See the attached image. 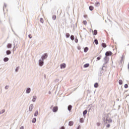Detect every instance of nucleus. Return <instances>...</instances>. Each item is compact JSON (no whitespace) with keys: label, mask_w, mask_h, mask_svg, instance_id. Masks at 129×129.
I'll use <instances>...</instances> for the list:
<instances>
[{"label":"nucleus","mask_w":129,"mask_h":129,"mask_svg":"<svg viewBox=\"0 0 129 129\" xmlns=\"http://www.w3.org/2000/svg\"><path fill=\"white\" fill-rule=\"evenodd\" d=\"M104 119L108 122H112V120L109 117V114H107L105 117H104Z\"/></svg>","instance_id":"obj_1"},{"label":"nucleus","mask_w":129,"mask_h":129,"mask_svg":"<svg viewBox=\"0 0 129 129\" xmlns=\"http://www.w3.org/2000/svg\"><path fill=\"white\" fill-rule=\"evenodd\" d=\"M104 72V70H103V68H100L98 70V76H100V77L102 76V74H103Z\"/></svg>","instance_id":"obj_2"},{"label":"nucleus","mask_w":129,"mask_h":129,"mask_svg":"<svg viewBox=\"0 0 129 129\" xmlns=\"http://www.w3.org/2000/svg\"><path fill=\"white\" fill-rule=\"evenodd\" d=\"M48 58V54L47 53H44L42 56H41V60H45Z\"/></svg>","instance_id":"obj_3"},{"label":"nucleus","mask_w":129,"mask_h":129,"mask_svg":"<svg viewBox=\"0 0 129 129\" xmlns=\"http://www.w3.org/2000/svg\"><path fill=\"white\" fill-rule=\"evenodd\" d=\"M38 64L40 67L43 66V65H44V60L42 59H39L38 61Z\"/></svg>","instance_id":"obj_4"},{"label":"nucleus","mask_w":129,"mask_h":129,"mask_svg":"<svg viewBox=\"0 0 129 129\" xmlns=\"http://www.w3.org/2000/svg\"><path fill=\"white\" fill-rule=\"evenodd\" d=\"M112 55V52L110 51H106L105 53V56H111Z\"/></svg>","instance_id":"obj_5"},{"label":"nucleus","mask_w":129,"mask_h":129,"mask_svg":"<svg viewBox=\"0 0 129 129\" xmlns=\"http://www.w3.org/2000/svg\"><path fill=\"white\" fill-rule=\"evenodd\" d=\"M104 60L105 61L104 65H105V64H107V62H108V57H107L106 55L104 57Z\"/></svg>","instance_id":"obj_6"},{"label":"nucleus","mask_w":129,"mask_h":129,"mask_svg":"<svg viewBox=\"0 0 129 129\" xmlns=\"http://www.w3.org/2000/svg\"><path fill=\"white\" fill-rule=\"evenodd\" d=\"M53 112H57L58 111V107L57 106H54L53 107L52 109Z\"/></svg>","instance_id":"obj_7"},{"label":"nucleus","mask_w":129,"mask_h":129,"mask_svg":"<svg viewBox=\"0 0 129 129\" xmlns=\"http://www.w3.org/2000/svg\"><path fill=\"white\" fill-rule=\"evenodd\" d=\"M60 69H64L66 68V64L65 63H62L60 65Z\"/></svg>","instance_id":"obj_8"},{"label":"nucleus","mask_w":129,"mask_h":129,"mask_svg":"<svg viewBox=\"0 0 129 129\" xmlns=\"http://www.w3.org/2000/svg\"><path fill=\"white\" fill-rule=\"evenodd\" d=\"M34 108V105L33 104H31L29 108V111H32V109Z\"/></svg>","instance_id":"obj_9"},{"label":"nucleus","mask_w":129,"mask_h":129,"mask_svg":"<svg viewBox=\"0 0 129 129\" xmlns=\"http://www.w3.org/2000/svg\"><path fill=\"white\" fill-rule=\"evenodd\" d=\"M68 109L69 111H71V109H72V105H69L68 107Z\"/></svg>","instance_id":"obj_10"},{"label":"nucleus","mask_w":129,"mask_h":129,"mask_svg":"<svg viewBox=\"0 0 129 129\" xmlns=\"http://www.w3.org/2000/svg\"><path fill=\"white\" fill-rule=\"evenodd\" d=\"M30 92H31V88H28L26 90V93L29 94Z\"/></svg>","instance_id":"obj_11"},{"label":"nucleus","mask_w":129,"mask_h":129,"mask_svg":"<svg viewBox=\"0 0 129 129\" xmlns=\"http://www.w3.org/2000/svg\"><path fill=\"white\" fill-rule=\"evenodd\" d=\"M89 67V63H86L84 65V68H87Z\"/></svg>","instance_id":"obj_12"},{"label":"nucleus","mask_w":129,"mask_h":129,"mask_svg":"<svg viewBox=\"0 0 129 129\" xmlns=\"http://www.w3.org/2000/svg\"><path fill=\"white\" fill-rule=\"evenodd\" d=\"M93 34L96 36V35H97V31L96 30H94L93 32Z\"/></svg>","instance_id":"obj_13"},{"label":"nucleus","mask_w":129,"mask_h":129,"mask_svg":"<svg viewBox=\"0 0 129 129\" xmlns=\"http://www.w3.org/2000/svg\"><path fill=\"white\" fill-rule=\"evenodd\" d=\"M84 51L85 53H87V51H88V47H85L84 49Z\"/></svg>","instance_id":"obj_14"},{"label":"nucleus","mask_w":129,"mask_h":129,"mask_svg":"<svg viewBox=\"0 0 129 129\" xmlns=\"http://www.w3.org/2000/svg\"><path fill=\"white\" fill-rule=\"evenodd\" d=\"M36 99H37V97L34 96H33V99L32 101H33V102H35V101H36Z\"/></svg>","instance_id":"obj_15"},{"label":"nucleus","mask_w":129,"mask_h":129,"mask_svg":"<svg viewBox=\"0 0 129 129\" xmlns=\"http://www.w3.org/2000/svg\"><path fill=\"white\" fill-rule=\"evenodd\" d=\"M101 45L103 48H106V44L105 43H102Z\"/></svg>","instance_id":"obj_16"},{"label":"nucleus","mask_w":129,"mask_h":129,"mask_svg":"<svg viewBox=\"0 0 129 129\" xmlns=\"http://www.w3.org/2000/svg\"><path fill=\"white\" fill-rule=\"evenodd\" d=\"M9 57H5L4 58V62H8V61H9Z\"/></svg>","instance_id":"obj_17"},{"label":"nucleus","mask_w":129,"mask_h":129,"mask_svg":"<svg viewBox=\"0 0 129 129\" xmlns=\"http://www.w3.org/2000/svg\"><path fill=\"white\" fill-rule=\"evenodd\" d=\"M100 5V3H99V2H96L95 4V7H99V5Z\"/></svg>","instance_id":"obj_18"},{"label":"nucleus","mask_w":129,"mask_h":129,"mask_svg":"<svg viewBox=\"0 0 129 129\" xmlns=\"http://www.w3.org/2000/svg\"><path fill=\"white\" fill-rule=\"evenodd\" d=\"M89 9L90 11H93L94 8L93 6H89Z\"/></svg>","instance_id":"obj_19"},{"label":"nucleus","mask_w":129,"mask_h":129,"mask_svg":"<svg viewBox=\"0 0 129 129\" xmlns=\"http://www.w3.org/2000/svg\"><path fill=\"white\" fill-rule=\"evenodd\" d=\"M38 113H39V111H38V110H36L34 113V116H38Z\"/></svg>","instance_id":"obj_20"},{"label":"nucleus","mask_w":129,"mask_h":129,"mask_svg":"<svg viewBox=\"0 0 129 129\" xmlns=\"http://www.w3.org/2000/svg\"><path fill=\"white\" fill-rule=\"evenodd\" d=\"M87 113V110H85L83 112V115H86Z\"/></svg>","instance_id":"obj_21"},{"label":"nucleus","mask_w":129,"mask_h":129,"mask_svg":"<svg viewBox=\"0 0 129 129\" xmlns=\"http://www.w3.org/2000/svg\"><path fill=\"white\" fill-rule=\"evenodd\" d=\"M70 39L71 40H72V41H74V39H75L74 35H71Z\"/></svg>","instance_id":"obj_22"},{"label":"nucleus","mask_w":129,"mask_h":129,"mask_svg":"<svg viewBox=\"0 0 129 129\" xmlns=\"http://www.w3.org/2000/svg\"><path fill=\"white\" fill-rule=\"evenodd\" d=\"M11 50H7L6 51L7 55H11Z\"/></svg>","instance_id":"obj_23"},{"label":"nucleus","mask_w":129,"mask_h":129,"mask_svg":"<svg viewBox=\"0 0 129 129\" xmlns=\"http://www.w3.org/2000/svg\"><path fill=\"white\" fill-rule=\"evenodd\" d=\"M73 121H70L69 122V125H70V126H72V125L73 124Z\"/></svg>","instance_id":"obj_24"},{"label":"nucleus","mask_w":129,"mask_h":129,"mask_svg":"<svg viewBox=\"0 0 129 129\" xmlns=\"http://www.w3.org/2000/svg\"><path fill=\"white\" fill-rule=\"evenodd\" d=\"M94 86L95 88H97L98 87V84L97 83H95Z\"/></svg>","instance_id":"obj_25"},{"label":"nucleus","mask_w":129,"mask_h":129,"mask_svg":"<svg viewBox=\"0 0 129 129\" xmlns=\"http://www.w3.org/2000/svg\"><path fill=\"white\" fill-rule=\"evenodd\" d=\"M94 43L95 44H96V45H98V40H97V39H95L94 40Z\"/></svg>","instance_id":"obj_26"},{"label":"nucleus","mask_w":129,"mask_h":129,"mask_svg":"<svg viewBox=\"0 0 129 129\" xmlns=\"http://www.w3.org/2000/svg\"><path fill=\"white\" fill-rule=\"evenodd\" d=\"M7 48H12V44L8 43L7 45Z\"/></svg>","instance_id":"obj_27"},{"label":"nucleus","mask_w":129,"mask_h":129,"mask_svg":"<svg viewBox=\"0 0 129 129\" xmlns=\"http://www.w3.org/2000/svg\"><path fill=\"white\" fill-rule=\"evenodd\" d=\"M36 118H33V119L32 120V122H33V123H35L36 122Z\"/></svg>","instance_id":"obj_28"},{"label":"nucleus","mask_w":129,"mask_h":129,"mask_svg":"<svg viewBox=\"0 0 129 129\" xmlns=\"http://www.w3.org/2000/svg\"><path fill=\"white\" fill-rule=\"evenodd\" d=\"M80 122H81L82 123H83L84 121V119H83V118H81L80 119Z\"/></svg>","instance_id":"obj_29"},{"label":"nucleus","mask_w":129,"mask_h":129,"mask_svg":"<svg viewBox=\"0 0 129 129\" xmlns=\"http://www.w3.org/2000/svg\"><path fill=\"white\" fill-rule=\"evenodd\" d=\"M19 69H20V67H18L17 68H16V69H15V72H18Z\"/></svg>","instance_id":"obj_30"},{"label":"nucleus","mask_w":129,"mask_h":129,"mask_svg":"<svg viewBox=\"0 0 129 129\" xmlns=\"http://www.w3.org/2000/svg\"><path fill=\"white\" fill-rule=\"evenodd\" d=\"M66 38H69L70 37V34L69 33H66Z\"/></svg>","instance_id":"obj_31"},{"label":"nucleus","mask_w":129,"mask_h":129,"mask_svg":"<svg viewBox=\"0 0 129 129\" xmlns=\"http://www.w3.org/2000/svg\"><path fill=\"white\" fill-rule=\"evenodd\" d=\"M40 23H42L43 24V23H44V20H43V18H41L40 19Z\"/></svg>","instance_id":"obj_32"},{"label":"nucleus","mask_w":129,"mask_h":129,"mask_svg":"<svg viewBox=\"0 0 129 129\" xmlns=\"http://www.w3.org/2000/svg\"><path fill=\"white\" fill-rule=\"evenodd\" d=\"M119 84L120 85H121L122 84V80H119Z\"/></svg>","instance_id":"obj_33"},{"label":"nucleus","mask_w":129,"mask_h":129,"mask_svg":"<svg viewBox=\"0 0 129 129\" xmlns=\"http://www.w3.org/2000/svg\"><path fill=\"white\" fill-rule=\"evenodd\" d=\"M123 60V55H122L121 57V59L120 60V63H122Z\"/></svg>","instance_id":"obj_34"},{"label":"nucleus","mask_w":129,"mask_h":129,"mask_svg":"<svg viewBox=\"0 0 129 129\" xmlns=\"http://www.w3.org/2000/svg\"><path fill=\"white\" fill-rule=\"evenodd\" d=\"M56 15H53L52 16V19H53L54 21H55V20H56Z\"/></svg>","instance_id":"obj_35"},{"label":"nucleus","mask_w":129,"mask_h":129,"mask_svg":"<svg viewBox=\"0 0 129 129\" xmlns=\"http://www.w3.org/2000/svg\"><path fill=\"white\" fill-rule=\"evenodd\" d=\"M5 112V109L2 110L1 111H0V114H3Z\"/></svg>","instance_id":"obj_36"},{"label":"nucleus","mask_w":129,"mask_h":129,"mask_svg":"<svg viewBox=\"0 0 129 129\" xmlns=\"http://www.w3.org/2000/svg\"><path fill=\"white\" fill-rule=\"evenodd\" d=\"M124 88H127L128 87V85L125 84L124 86Z\"/></svg>","instance_id":"obj_37"},{"label":"nucleus","mask_w":129,"mask_h":129,"mask_svg":"<svg viewBox=\"0 0 129 129\" xmlns=\"http://www.w3.org/2000/svg\"><path fill=\"white\" fill-rule=\"evenodd\" d=\"M75 43H78V39H77V38H76L75 40Z\"/></svg>","instance_id":"obj_38"},{"label":"nucleus","mask_w":129,"mask_h":129,"mask_svg":"<svg viewBox=\"0 0 129 129\" xmlns=\"http://www.w3.org/2000/svg\"><path fill=\"white\" fill-rule=\"evenodd\" d=\"M100 59H101V56L97 57V60H100Z\"/></svg>","instance_id":"obj_39"},{"label":"nucleus","mask_w":129,"mask_h":129,"mask_svg":"<svg viewBox=\"0 0 129 129\" xmlns=\"http://www.w3.org/2000/svg\"><path fill=\"white\" fill-rule=\"evenodd\" d=\"M5 8H7V4L6 3H4V7H3V9H5Z\"/></svg>","instance_id":"obj_40"},{"label":"nucleus","mask_w":129,"mask_h":129,"mask_svg":"<svg viewBox=\"0 0 129 129\" xmlns=\"http://www.w3.org/2000/svg\"><path fill=\"white\" fill-rule=\"evenodd\" d=\"M28 37H29V39H32V35L31 34H29L28 35Z\"/></svg>","instance_id":"obj_41"},{"label":"nucleus","mask_w":129,"mask_h":129,"mask_svg":"<svg viewBox=\"0 0 129 129\" xmlns=\"http://www.w3.org/2000/svg\"><path fill=\"white\" fill-rule=\"evenodd\" d=\"M5 89H6V90H7V89H9V86H8V85H7V86H5Z\"/></svg>","instance_id":"obj_42"},{"label":"nucleus","mask_w":129,"mask_h":129,"mask_svg":"<svg viewBox=\"0 0 129 129\" xmlns=\"http://www.w3.org/2000/svg\"><path fill=\"white\" fill-rule=\"evenodd\" d=\"M84 24L86 25V24H87V22H86V21H83Z\"/></svg>","instance_id":"obj_43"},{"label":"nucleus","mask_w":129,"mask_h":129,"mask_svg":"<svg viewBox=\"0 0 129 129\" xmlns=\"http://www.w3.org/2000/svg\"><path fill=\"white\" fill-rule=\"evenodd\" d=\"M110 126V124H107L106 125V127H109Z\"/></svg>","instance_id":"obj_44"},{"label":"nucleus","mask_w":129,"mask_h":129,"mask_svg":"<svg viewBox=\"0 0 129 129\" xmlns=\"http://www.w3.org/2000/svg\"><path fill=\"white\" fill-rule=\"evenodd\" d=\"M20 129H24V127L23 126H22L21 127H20Z\"/></svg>","instance_id":"obj_45"},{"label":"nucleus","mask_w":129,"mask_h":129,"mask_svg":"<svg viewBox=\"0 0 129 129\" xmlns=\"http://www.w3.org/2000/svg\"><path fill=\"white\" fill-rule=\"evenodd\" d=\"M80 127H81L80 125H79L77 129H80Z\"/></svg>","instance_id":"obj_46"},{"label":"nucleus","mask_w":129,"mask_h":129,"mask_svg":"<svg viewBox=\"0 0 129 129\" xmlns=\"http://www.w3.org/2000/svg\"><path fill=\"white\" fill-rule=\"evenodd\" d=\"M97 125H98V126H99V125H100V123H97Z\"/></svg>","instance_id":"obj_47"},{"label":"nucleus","mask_w":129,"mask_h":129,"mask_svg":"<svg viewBox=\"0 0 129 129\" xmlns=\"http://www.w3.org/2000/svg\"><path fill=\"white\" fill-rule=\"evenodd\" d=\"M84 17V18H86V17H87V16L85 15Z\"/></svg>","instance_id":"obj_48"},{"label":"nucleus","mask_w":129,"mask_h":129,"mask_svg":"<svg viewBox=\"0 0 129 129\" xmlns=\"http://www.w3.org/2000/svg\"><path fill=\"white\" fill-rule=\"evenodd\" d=\"M44 78H46V75H44Z\"/></svg>","instance_id":"obj_49"},{"label":"nucleus","mask_w":129,"mask_h":129,"mask_svg":"<svg viewBox=\"0 0 129 129\" xmlns=\"http://www.w3.org/2000/svg\"><path fill=\"white\" fill-rule=\"evenodd\" d=\"M52 107H53V106H52L50 108H52Z\"/></svg>","instance_id":"obj_50"},{"label":"nucleus","mask_w":129,"mask_h":129,"mask_svg":"<svg viewBox=\"0 0 129 129\" xmlns=\"http://www.w3.org/2000/svg\"><path fill=\"white\" fill-rule=\"evenodd\" d=\"M49 94H50V92H49Z\"/></svg>","instance_id":"obj_51"}]
</instances>
